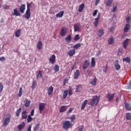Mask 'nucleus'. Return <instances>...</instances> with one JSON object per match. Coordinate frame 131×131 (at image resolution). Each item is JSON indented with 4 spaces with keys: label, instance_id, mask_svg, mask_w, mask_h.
<instances>
[{
    "label": "nucleus",
    "instance_id": "f257e3e1",
    "mask_svg": "<svg viewBox=\"0 0 131 131\" xmlns=\"http://www.w3.org/2000/svg\"><path fill=\"white\" fill-rule=\"evenodd\" d=\"M99 102H100V97L96 95L94 96L90 103L91 106H94L95 105V106H97L98 104H99Z\"/></svg>",
    "mask_w": 131,
    "mask_h": 131
},
{
    "label": "nucleus",
    "instance_id": "f03ea898",
    "mask_svg": "<svg viewBox=\"0 0 131 131\" xmlns=\"http://www.w3.org/2000/svg\"><path fill=\"white\" fill-rule=\"evenodd\" d=\"M30 7H31V4L27 3V8L25 13L26 19H29L30 18V16H31V12H30Z\"/></svg>",
    "mask_w": 131,
    "mask_h": 131
},
{
    "label": "nucleus",
    "instance_id": "7ed1b4c3",
    "mask_svg": "<svg viewBox=\"0 0 131 131\" xmlns=\"http://www.w3.org/2000/svg\"><path fill=\"white\" fill-rule=\"evenodd\" d=\"M72 126H73V125L70 122V121H66L63 123V128L66 130H67L68 128H72Z\"/></svg>",
    "mask_w": 131,
    "mask_h": 131
},
{
    "label": "nucleus",
    "instance_id": "20e7f679",
    "mask_svg": "<svg viewBox=\"0 0 131 131\" xmlns=\"http://www.w3.org/2000/svg\"><path fill=\"white\" fill-rule=\"evenodd\" d=\"M11 122V116H10L9 117L6 118L3 122V126H7V125H9V123Z\"/></svg>",
    "mask_w": 131,
    "mask_h": 131
},
{
    "label": "nucleus",
    "instance_id": "39448f33",
    "mask_svg": "<svg viewBox=\"0 0 131 131\" xmlns=\"http://www.w3.org/2000/svg\"><path fill=\"white\" fill-rule=\"evenodd\" d=\"M60 34L61 36H62V37L63 36H65L66 34H67V29L66 27H63L61 28V30L60 32Z\"/></svg>",
    "mask_w": 131,
    "mask_h": 131
},
{
    "label": "nucleus",
    "instance_id": "423d86ee",
    "mask_svg": "<svg viewBox=\"0 0 131 131\" xmlns=\"http://www.w3.org/2000/svg\"><path fill=\"white\" fill-rule=\"evenodd\" d=\"M89 66H90V60H84L82 66V68L83 70H85V69H88V68H89Z\"/></svg>",
    "mask_w": 131,
    "mask_h": 131
},
{
    "label": "nucleus",
    "instance_id": "0eeeda50",
    "mask_svg": "<svg viewBox=\"0 0 131 131\" xmlns=\"http://www.w3.org/2000/svg\"><path fill=\"white\" fill-rule=\"evenodd\" d=\"M49 60L50 63H51V64H54V63L56 62V55H55V54L52 55L50 57Z\"/></svg>",
    "mask_w": 131,
    "mask_h": 131
},
{
    "label": "nucleus",
    "instance_id": "6e6552de",
    "mask_svg": "<svg viewBox=\"0 0 131 131\" xmlns=\"http://www.w3.org/2000/svg\"><path fill=\"white\" fill-rule=\"evenodd\" d=\"M115 96V94L114 93H113V94L108 93L106 96V99H108V101H112V100L114 99Z\"/></svg>",
    "mask_w": 131,
    "mask_h": 131
},
{
    "label": "nucleus",
    "instance_id": "1a4fd4ad",
    "mask_svg": "<svg viewBox=\"0 0 131 131\" xmlns=\"http://www.w3.org/2000/svg\"><path fill=\"white\" fill-rule=\"evenodd\" d=\"M45 103H40L39 104V110L40 114H41V112H42L43 110L45 109Z\"/></svg>",
    "mask_w": 131,
    "mask_h": 131
},
{
    "label": "nucleus",
    "instance_id": "9d476101",
    "mask_svg": "<svg viewBox=\"0 0 131 131\" xmlns=\"http://www.w3.org/2000/svg\"><path fill=\"white\" fill-rule=\"evenodd\" d=\"M25 127V122H22L20 124L18 125V129L22 130V129Z\"/></svg>",
    "mask_w": 131,
    "mask_h": 131
},
{
    "label": "nucleus",
    "instance_id": "9b49d317",
    "mask_svg": "<svg viewBox=\"0 0 131 131\" xmlns=\"http://www.w3.org/2000/svg\"><path fill=\"white\" fill-rule=\"evenodd\" d=\"M79 75H80V74L79 73V70H77L76 71V72L74 73V79H77V78H78V77H79Z\"/></svg>",
    "mask_w": 131,
    "mask_h": 131
},
{
    "label": "nucleus",
    "instance_id": "f8f14e48",
    "mask_svg": "<svg viewBox=\"0 0 131 131\" xmlns=\"http://www.w3.org/2000/svg\"><path fill=\"white\" fill-rule=\"evenodd\" d=\"M13 13H12V16H19V17L21 16V14L18 12L17 9H13Z\"/></svg>",
    "mask_w": 131,
    "mask_h": 131
},
{
    "label": "nucleus",
    "instance_id": "ddd939ff",
    "mask_svg": "<svg viewBox=\"0 0 131 131\" xmlns=\"http://www.w3.org/2000/svg\"><path fill=\"white\" fill-rule=\"evenodd\" d=\"M128 40H129V39L126 38L123 43V47L124 49H126V47H127V45H128Z\"/></svg>",
    "mask_w": 131,
    "mask_h": 131
},
{
    "label": "nucleus",
    "instance_id": "4468645a",
    "mask_svg": "<svg viewBox=\"0 0 131 131\" xmlns=\"http://www.w3.org/2000/svg\"><path fill=\"white\" fill-rule=\"evenodd\" d=\"M26 6L25 4H23L19 8V11L21 14H24V11H25Z\"/></svg>",
    "mask_w": 131,
    "mask_h": 131
},
{
    "label": "nucleus",
    "instance_id": "2eb2a0df",
    "mask_svg": "<svg viewBox=\"0 0 131 131\" xmlns=\"http://www.w3.org/2000/svg\"><path fill=\"white\" fill-rule=\"evenodd\" d=\"M83 9H84V4L82 3L79 5V9H78V12L79 13H81L82 11H83Z\"/></svg>",
    "mask_w": 131,
    "mask_h": 131
},
{
    "label": "nucleus",
    "instance_id": "dca6fc26",
    "mask_svg": "<svg viewBox=\"0 0 131 131\" xmlns=\"http://www.w3.org/2000/svg\"><path fill=\"white\" fill-rule=\"evenodd\" d=\"M114 37L113 36L111 37L108 40V45H113V43H114V40H115Z\"/></svg>",
    "mask_w": 131,
    "mask_h": 131
},
{
    "label": "nucleus",
    "instance_id": "f3484780",
    "mask_svg": "<svg viewBox=\"0 0 131 131\" xmlns=\"http://www.w3.org/2000/svg\"><path fill=\"white\" fill-rule=\"evenodd\" d=\"M67 110V106L63 105L60 107V109L59 110V112L62 113V112H65Z\"/></svg>",
    "mask_w": 131,
    "mask_h": 131
},
{
    "label": "nucleus",
    "instance_id": "a211bd4d",
    "mask_svg": "<svg viewBox=\"0 0 131 131\" xmlns=\"http://www.w3.org/2000/svg\"><path fill=\"white\" fill-rule=\"evenodd\" d=\"M21 118L22 119H26L27 118V112L26 111L22 112Z\"/></svg>",
    "mask_w": 131,
    "mask_h": 131
},
{
    "label": "nucleus",
    "instance_id": "6ab92c4d",
    "mask_svg": "<svg viewBox=\"0 0 131 131\" xmlns=\"http://www.w3.org/2000/svg\"><path fill=\"white\" fill-rule=\"evenodd\" d=\"M54 91V88H53L52 86L49 87L48 90V94L49 96H51L53 94V92Z\"/></svg>",
    "mask_w": 131,
    "mask_h": 131
},
{
    "label": "nucleus",
    "instance_id": "aec40b11",
    "mask_svg": "<svg viewBox=\"0 0 131 131\" xmlns=\"http://www.w3.org/2000/svg\"><path fill=\"white\" fill-rule=\"evenodd\" d=\"M115 70L118 71L119 69H120V65H119V63H118V60L116 61V63L114 65Z\"/></svg>",
    "mask_w": 131,
    "mask_h": 131
},
{
    "label": "nucleus",
    "instance_id": "412c9836",
    "mask_svg": "<svg viewBox=\"0 0 131 131\" xmlns=\"http://www.w3.org/2000/svg\"><path fill=\"white\" fill-rule=\"evenodd\" d=\"M75 54V49H72L68 53V55L70 56V57H73V55Z\"/></svg>",
    "mask_w": 131,
    "mask_h": 131
},
{
    "label": "nucleus",
    "instance_id": "4be33fe9",
    "mask_svg": "<svg viewBox=\"0 0 131 131\" xmlns=\"http://www.w3.org/2000/svg\"><path fill=\"white\" fill-rule=\"evenodd\" d=\"M37 48L38 50H41L42 49V42L41 40L38 41Z\"/></svg>",
    "mask_w": 131,
    "mask_h": 131
},
{
    "label": "nucleus",
    "instance_id": "5701e85b",
    "mask_svg": "<svg viewBox=\"0 0 131 131\" xmlns=\"http://www.w3.org/2000/svg\"><path fill=\"white\" fill-rule=\"evenodd\" d=\"M72 40L71 35H69L65 38V40L68 43L70 42Z\"/></svg>",
    "mask_w": 131,
    "mask_h": 131
},
{
    "label": "nucleus",
    "instance_id": "b1692460",
    "mask_svg": "<svg viewBox=\"0 0 131 131\" xmlns=\"http://www.w3.org/2000/svg\"><path fill=\"white\" fill-rule=\"evenodd\" d=\"M86 104H88V100H85L82 103L81 107V110H84V108H85V106H86Z\"/></svg>",
    "mask_w": 131,
    "mask_h": 131
},
{
    "label": "nucleus",
    "instance_id": "393cba45",
    "mask_svg": "<svg viewBox=\"0 0 131 131\" xmlns=\"http://www.w3.org/2000/svg\"><path fill=\"white\" fill-rule=\"evenodd\" d=\"M129 24H127L124 28V32L126 33L129 30Z\"/></svg>",
    "mask_w": 131,
    "mask_h": 131
},
{
    "label": "nucleus",
    "instance_id": "a878e982",
    "mask_svg": "<svg viewBox=\"0 0 131 131\" xmlns=\"http://www.w3.org/2000/svg\"><path fill=\"white\" fill-rule=\"evenodd\" d=\"M96 66V61L95 60V57H92L91 59V67H95Z\"/></svg>",
    "mask_w": 131,
    "mask_h": 131
},
{
    "label": "nucleus",
    "instance_id": "bb28decb",
    "mask_svg": "<svg viewBox=\"0 0 131 131\" xmlns=\"http://www.w3.org/2000/svg\"><path fill=\"white\" fill-rule=\"evenodd\" d=\"M64 15V11H60L58 13L56 14V17L61 18L63 17V15Z\"/></svg>",
    "mask_w": 131,
    "mask_h": 131
},
{
    "label": "nucleus",
    "instance_id": "cd10ccee",
    "mask_svg": "<svg viewBox=\"0 0 131 131\" xmlns=\"http://www.w3.org/2000/svg\"><path fill=\"white\" fill-rule=\"evenodd\" d=\"M125 108L126 110H128V111H130L131 110V104L129 103H125Z\"/></svg>",
    "mask_w": 131,
    "mask_h": 131
},
{
    "label": "nucleus",
    "instance_id": "c85d7f7f",
    "mask_svg": "<svg viewBox=\"0 0 131 131\" xmlns=\"http://www.w3.org/2000/svg\"><path fill=\"white\" fill-rule=\"evenodd\" d=\"M99 19H100V15H98V16L95 19L94 25L95 27H97L98 26Z\"/></svg>",
    "mask_w": 131,
    "mask_h": 131
},
{
    "label": "nucleus",
    "instance_id": "c756f323",
    "mask_svg": "<svg viewBox=\"0 0 131 131\" xmlns=\"http://www.w3.org/2000/svg\"><path fill=\"white\" fill-rule=\"evenodd\" d=\"M42 77V74L41 71H39L37 74L36 75V78L37 79H38L39 78H41Z\"/></svg>",
    "mask_w": 131,
    "mask_h": 131
},
{
    "label": "nucleus",
    "instance_id": "7c9ffc66",
    "mask_svg": "<svg viewBox=\"0 0 131 131\" xmlns=\"http://www.w3.org/2000/svg\"><path fill=\"white\" fill-rule=\"evenodd\" d=\"M74 31L77 32V31H80V27H79V26L78 25L75 24L74 26Z\"/></svg>",
    "mask_w": 131,
    "mask_h": 131
},
{
    "label": "nucleus",
    "instance_id": "2f4dec72",
    "mask_svg": "<svg viewBox=\"0 0 131 131\" xmlns=\"http://www.w3.org/2000/svg\"><path fill=\"white\" fill-rule=\"evenodd\" d=\"M21 111H22V108L21 107H19V109L16 111L15 115L16 117H19L20 113H21Z\"/></svg>",
    "mask_w": 131,
    "mask_h": 131
},
{
    "label": "nucleus",
    "instance_id": "473e14b6",
    "mask_svg": "<svg viewBox=\"0 0 131 131\" xmlns=\"http://www.w3.org/2000/svg\"><path fill=\"white\" fill-rule=\"evenodd\" d=\"M123 62H126L127 63H130V58L128 57H126L123 58Z\"/></svg>",
    "mask_w": 131,
    "mask_h": 131
},
{
    "label": "nucleus",
    "instance_id": "72a5a7b5",
    "mask_svg": "<svg viewBox=\"0 0 131 131\" xmlns=\"http://www.w3.org/2000/svg\"><path fill=\"white\" fill-rule=\"evenodd\" d=\"M97 78H95L93 80H92L90 83L92 84V85L95 86V85H97Z\"/></svg>",
    "mask_w": 131,
    "mask_h": 131
},
{
    "label": "nucleus",
    "instance_id": "f704fd0d",
    "mask_svg": "<svg viewBox=\"0 0 131 131\" xmlns=\"http://www.w3.org/2000/svg\"><path fill=\"white\" fill-rule=\"evenodd\" d=\"M20 34H21V30L18 29L15 32L16 37H19Z\"/></svg>",
    "mask_w": 131,
    "mask_h": 131
},
{
    "label": "nucleus",
    "instance_id": "c9c22d12",
    "mask_svg": "<svg viewBox=\"0 0 131 131\" xmlns=\"http://www.w3.org/2000/svg\"><path fill=\"white\" fill-rule=\"evenodd\" d=\"M98 33V36L99 37H102V35H104V30H99Z\"/></svg>",
    "mask_w": 131,
    "mask_h": 131
},
{
    "label": "nucleus",
    "instance_id": "e433bc0d",
    "mask_svg": "<svg viewBox=\"0 0 131 131\" xmlns=\"http://www.w3.org/2000/svg\"><path fill=\"white\" fill-rule=\"evenodd\" d=\"M30 103H31L30 100H28V99H27L25 103V106L27 107V108H28V107L30 106Z\"/></svg>",
    "mask_w": 131,
    "mask_h": 131
},
{
    "label": "nucleus",
    "instance_id": "4c0bfd02",
    "mask_svg": "<svg viewBox=\"0 0 131 131\" xmlns=\"http://www.w3.org/2000/svg\"><path fill=\"white\" fill-rule=\"evenodd\" d=\"M112 3H113V0H107L106 2V6L107 7H110L112 5Z\"/></svg>",
    "mask_w": 131,
    "mask_h": 131
},
{
    "label": "nucleus",
    "instance_id": "58836bf2",
    "mask_svg": "<svg viewBox=\"0 0 131 131\" xmlns=\"http://www.w3.org/2000/svg\"><path fill=\"white\" fill-rule=\"evenodd\" d=\"M67 95H68V90H64L63 93V99H66L67 98Z\"/></svg>",
    "mask_w": 131,
    "mask_h": 131
},
{
    "label": "nucleus",
    "instance_id": "ea45409f",
    "mask_svg": "<svg viewBox=\"0 0 131 131\" xmlns=\"http://www.w3.org/2000/svg\"><path fill=\"white\" fill-rule=\"evenodd\" d=\"M39 126H40V123H38L37 124H36L35 127H33V130L34 131H36L38 128H39Z\"/></svg>",
    "mask_w": 131,
    "mask_h": 131
},
{
    "label": "nucleus",
    "instance_id": "a19ab883",
    "mask_svg": "<svg viewBox=\"0 0 131 131\" xmlns=\"http://www.w3.org/2000/svg\"><path fill=\"white\" fill-rule=\"evenodd\" d=\"M53 70H54L56 73H57V72H59V66H58V64H55Z\"/></svg>",
    "mask_w": 131,
    "mask_h": 131
},
{
    "label": "nucleus",
    "instance_id": "79ce46f5",
    "mask_svg": "<svg viewBox=\"0 0 131 131\" xmlns=\"http://www.w3.org/2000/svg\"><path fill=\"white\" fill-rule=\"evenodd\" d=\"M126 119L127 120H131V113H128L126 114Z\"/></svg>",
    "mask_w": 131,
    "mask_h": 131
},
{
    "label": "nucleus",
    "instance_id": "37998d69",
    "mask_svg": "<svg viewBox=\"0 0 131 131\" xmlns=\"http://www.w3.org/2000/svg\"><path fill=\"white\" fill-rule=\"evenodd\" d=\"M81 45L80 43H78L75 45L73 46V48L76 49V50H78V49H79V48H80L81 47Z\"/></svg>",
    "mask_w": 131,
    "mask_h": 131
},
{
    "label": "nucleus",
    "instance_id": "c03bdc74",
    "mask_svg": "<svg viewBox=\"0 0 131 131\" xmlns=\"http://www.w3.org/2000/svg\"><path fill=\"white\" fill-rule=\"evenodd\" d=\"M37 84V83L36 82V81L34 80L33 81L32 85V90H34L35 88H36V85Z\"/></svg>",
    "mask_w": 131,
    "mask_h": 131
},
{
    "label": "nucleus",
    "instance_id": "a18cd8bd",
    "mask_svg": "<svg viewBox=\"0 0 131 131\" xmlns=\"http://www.w3.org/2000/svg\"><path fill=\"white\" fill-rule=\"evenodd\" d=\"M23 93V88L20 87L19 90L18 96V97H21L22 96V93Z\"/></svg>",
    "mask_w": 131,
    "mask_h": 131
},
{
    "label": "nucleus",
    "instance_id": "49530a36",
    "mask_svg": "<svg viewBox=\"0 0 131 131\" xmlns=\"http://www.w3.org/2000/svg\"><path fill=\"white\" fill-rule=\"evenodd\" d=\"M33 119H32V117H31V116L30 115H29L28 116V118H27V122L28 123H29L30 122H31Z\"/></svg>",
    "mask_w": 131,
    "mask_h": 131
},
{
    "label": "nucleus",
    "instance_id": "de8ad7c7",
    "mask_svg": "<svg viewBox=\"0 0 131 131\" xmlns=\"http://www.w3.org/2000/svg\"><path fill=\"white\" fill-rule=\"evenodd\" d=\"M80 89H82V85L79 84L77 86L76 92L78 93L80 90Z\"/></svg>",
    "mask_w": 131,
    "mask_h": 131
},
{
    "label": "nucleus",
    "instance_id": "09e8293b",
    "mask_svg": "<svg viewBox=\"0 0 131 131\" xmlns=\"http://www.w3.org/2000/svg\"><path fill=\"white\" fill-rule=\"evenodd\" d=\"M78 39H80V37L79 36V34H77L75 35L74 40L77 41Z\"/></svg>",
    "mask_w": 131,
    "mask_h": 131
},
{
    "label": "nucleus",
    "instance_id": "8fccbe9b",
    "mask_svg": "<svg viewBox=\"0 0 131 131\" xmlns=\"http://www.w3.org/2000/svg\"><path fill=\"white\" fill-rule=\"evenodd\" d=\"M73 94V91H72V88H70L69 90V96H72Z\"/></svg>",
    "mask_w": 131,
    "mask_h": 131
},
{
    "label": "nucleus",
    "instance_id": "3c124183",
    "mask_svg": "<svg viewBox=\"0 0 131 131\" xmlns=\"http://www.w3.org/2000/svg\"><path fill=\"white\" fill-rule=\"evenodd\" d=\"M75 120V115H73L71 117V122H73Z\"/></svg>",
    "mask_w": 131,
    "mask_h": 131
},
{
    "label": "nucleus",
    "instance_id": "603ef678",
    "mask_svg": "<svg viewBox=\"0 0 131 131\" xmlns=\"http://www.w3.org/2000/svg\"><path fill=\"white\" fill-rule=\"evenodd\" d=\"M3 90H4V85H3V83H0V94L3 92Z\"/></svg>",
    "mask_w": 131,
    "mask_h": 131
},
{
    "label": "nucleus",
    "instance_id": "864d4df0",
    "mask_svg": "<svg viewBox=\"0 0 131 131\" xmlns=\"http://www.w3.org/2000/svg\"><path fill=\"white\" fill-rule=\"evenodd\" d=\"M3 9H4V10H9V9H10V5H4L3 6Z\"/></svg>",
    "mask_w": 131,
    "mask_h": 131
},
{
    "label": "nucleus",
    "instance_id": "5fc2aeb1",
    "mask_svg": "<svg viewBox=\"0 0 131 131\" xmlns=\"http://www.w3.org/2000/svg\"><path fill=\"white\" fill-rule=\"evenodd\" d=\"M73 111V108H70L69 111L67 112V114L69 115L70 113H71Z\"/></svg>",
    "mask_w": 131,
    "mask_h": 131
},
{
    "label": "nucleus",
    "instance_id": "6e6d98bb",
    "mask_svg": "<svg viewBox=\"0 0 131 131\" xmlns=\"http://www.w3.org/2000/svg\"><path fill=\"white\" fill-rule=\"evenodd\" d=\"M130 20H131L130 17L129 16H128L126 18V23H129V21H130Z\"/></svg>",
    "mask_w": 131,
    "mask_h": 131
},
{
    "label": "nucleus",
    "instance_id": "4d7b16f0",
    "mask_svg": "<svg viewBox=\"0 0 131 131\" xmlns=\"http://www.w3.org/2000/svg\"><path fill=\"white\" fill-rule=\"evenodd\" d=\"M5 60H6V58L5 57L2 56V57H0V61L4 62V61H5Z\"/></svg>",
    "mask_w": 131,
    "mask_h": 131
},
{
    "label": "nucleus",
    "instance_id": "13d9d810",
    "mask_svg": "<svg viewBox=\"0 0 131 131\" xmlns=\"http://www.w3.org/2000/svg\"><path fill=\"white\" fill-rule=\"evenodd\" d=\"M33 115H34V109H33L31 111L30 115V116H33Z\"/></svg>",
    "mask_w": 131,
    "mask_h": 131
},
{
    "label": "nucleus",
    "instance_id": "bf43d9fd",
    "mask_svg": "<svg viewBox=\"0 0 131 131\" xmlns=\"http://www.w3.org/2000/svg\"><path fill=\"white\" fill-rule=\"evenodd\" d=\"M97 13H98V10H95L93 14V15L94 17H95V16H96V15H97Z\"/></svg>",
    "mask_w": 131,
    "mask_h": 131
},
{
    "label": "nucleus",
    "instance_id": "052dcab7",
    "mask_svg": "<svg viewBox=\"0 0 131 131\" xmlns=\"http://www.w3.org/2000/svg\"><path fill=\"white\" fill-rule=\"evenodd\" d=\"M67 82H68V79L66 78L63 81V85H66V83H67Z\"/></svg>",
    "mask_w": 131,
    "mask_h": 131
},
{
    "label": "nucleus",
    "instance_id": "680f3d73",
    "mask_svg": "<svg viewBox=\"0 0 131 131\" xmlns=\"http://www.w3.org/2000/svg\"><path fill=\"white\" fill-rule=\"evenodd\" d=\"M117 10V7H115L113 8V10H112V12L114 13V12H116Z\"/></svg>",
    "mask_w": 131,
    "mask_h": 131
},
{
    "label": "nucleus",
    "instance_id": "e2e57ef3",
    "mask_svg": "<svg viewBox=\"0 0 131 131\" xmlns=\"http://www.w3.org/2000/svg\"><path fill=\"white\" fill-rule=\"evenodd\" d=\"M115 29V28H114V27H112L110 29V32H113V31H114V30Z\"/></svg>",
    "mask_w": 131,
    "mask_h": 131
},
{
    "label": "nucleus",
    "instance_id": "0e129e2a",
    "mask_svg": "<svg viewBox=\"0 0 131 131\" xmlns=\"http://www.w3.org/2000/svg\"><path fill=\"white\" fill-rule=\"evenodd\" d=\"M100 0H96L95 1V6H98V4L100 3Z\"/></svg>",
    "mask_w": 131,
    "mask_h": 131
},
{
    "label": "nucleus",
    "instance_id": "69168bd1",
    "mask_svg": "<svg viewBox=\"0 0 131 131\" xmlns=\"http://www.w3.org/2000/svg\"><path fill=\"white\" fill-rule=\"evenodd\" d=\"M84 127L83 126H81V127L79 128V131H83V130Z\"/></svg>",
    "mask_w": 131,
    "mask_h": 131
},
{
    "label": "nucleus",
    "instance_id": "338daca9",
    "mask_svg": "<svg viewBox=\"0 0 131 131\" xmlns=\"http://www.w3.org/2000/svg\"><path fill=\"white\" fill-rule=\"evenodd\" d=\"M27 131H31V125L29 126L27 128Z\"/></svg>",
    "mask_w": 131,
    "mask_h": 131
},
{
    "label": "nucleus",
    "instance_id": "774afa93",
    "mask_svg": "<svg viewBox=\"0 0 131 131\" xmlns=\"http://www.w3.org/2000/svg\"><path fill=\"white\" fill-rule=\"evenodd\" d=\"M107 67H105V68L103 69V72H106V71H107Z\"/></svg>",
    "mask_w": 131,
    "mask_h": 131
}]
</instances>
